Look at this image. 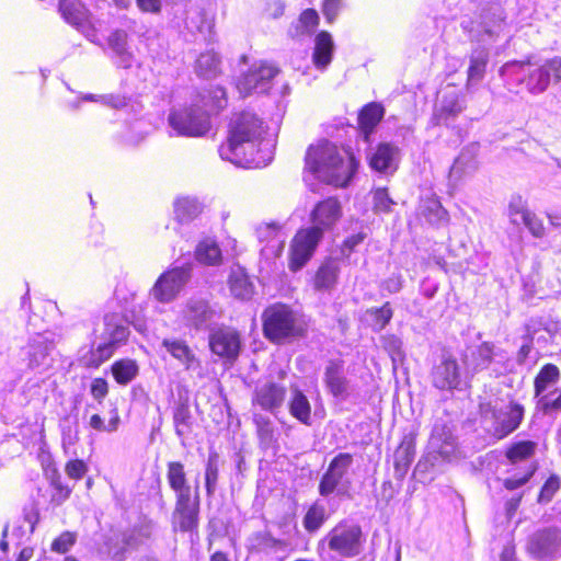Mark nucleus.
Returning a JSON list of instances; mask_svg holds the SVG:
<instances>
[{"label": "nucleus", "instance_id": "obj_61", "mask_svg": "<svg viewBox=\"0 0 561 561\" xmlns=\"http://www.w3.org/2000/svg\"><path fill=\"white\" fill-rule=\"evenodd\" d=\"M100 102L113 108L119 110L128 104V98L122 94H105L100 96Z\"/></svg>", "mask_w": 561, "mask_h": 561}, {"label": "nucleus", "instance_id": "obj_14", "mask_svg": "<svg viewBox=\"0 0 561 561\" xmlns=\"http://www.w3.org/2000/svg\"><path fill=\"white\" fill-rule=\"evenodd\" d=\"M340 152L335 144L328 139H320L308 146L304 158L305 170L318 179Z\"/></svg>", "mask_w": 561, "mask_h": 561}, {"label": "nucleus", "instance_id": "obj_32", "mask_svg": "<svg viewBox=\"0 0 561 561\" xmlns=\"http://www.w3.org/2000/svg\"><path fill=\"white\" fill-rule=\"evenodd\" d=\"M537 443L530 439H522L511 443L504 450L507 462L515 466L531 459L537 451Z\"/></svg>", "mask_w": 561, "mask_h": 561}, {"label": "nucleus", "instance_id": "obj_31", "mask_svg": "<svg viewBox=\"0 0 561 561\" xmlns=\"http://www.w3.org/2000/svg\"><path fill=\"white\" fill-rule=\"evenodd\" d=\"M489 60L490 55L486 48L477 47L471 51L467 69V87L471 83H477L483 80L486 73Z\"/></svg>", "mask_w": 561, "mask_h": 561}, {"label": "nucleus", "instance_id": "obj_25", "mask_svg": "<svg viewBox=\"0 0 561 561\" xmlns=\"http://www.w3.org/2000/svg\"><path fill=\"white\" fill-rule=\"evenodd\" d=\"M213 317L214 310L206 299H191L186 302L183 310L185 323L195 330L204 328Z\"/></svg>", "mask_w": 561, "mask_h": 561}, {"label": "nucleus", "instance_id": "obj_23", "mask_svg": "<svg viewBox=\"0 0 561 561\" xmlns=\"http://www.w3.org/2000/svg\"><path fill=\"white\" fill-rule=\"evenodd\" d=\"M415 434L410 433L404 435L394 451L393 460L394 473L399 480H403L405 474L408 473L415 457Z\"/></svg>", "mask_w": 561, "mask_h": 561}, {"label": "nucleus", "instance_id": "obj_44", "mask_svg": "<svg viewBox=\"0 0 561 561\" xmlns=\"http://www.w3.org/2000/svg\"><path fill=\"white\" fill-rule=\"evenodd\" d=\"M51 351V343L47 341L30 344L27 353V366L36 368L47 364Z\"/></svg>", "mask_w": 561, "mask_h": 561}, {"label": "nucleus", "instance_id": "obj_1", "mask_svg": "<svg viewBox=\"0 0 561 561\" xmlns=\"http://www.w3.org/2000/svg\"><path fill=\"white\" fill-rule=\"evenodd\" d=\"M268 131V125L255 112L243 110L231 114L219 156L233 163L257 164L254 156Z\"/></svg>", "mask_w": 561, "mask_h": 561}, {"label": "nucleus", "instance_id": "obj_42", "mask_svg": "<svg viewBox=\"0 0 561 561\" xmlns=\"http://www.w3.org/2000/svg\"><path fill=\"white\" fill-rule=\"evenodd\" d=\"M560 378V370L557 365L545 364L534 379L535 397H540L550 383H554Z\"/></svg>", "mask_w": 561, "mask_h": 561}, {"label": "nucleus", "instance_id": "obj_35", "mask_svg": "<svg viewBox=\"0 0 561 561\" xmlns=\"http://www.w3.org/2000/svg\"><path fill=\"white\" fill-rule=\"evenodd\" d=\"M194 256L203 265L217 266L222 263V253L219 244L210 238H205L195 248Z\"/></svg>", "mask_w": 561, "mask_h": 561}, {"label": "nucleus", "instance_id": "obj_9", "mask_svg": "<svg viewBox=\"0 0 561 561\" xmlns=\"http://www.w3.org/2000/svg\"><path fill=\"white\" fill-rule=\"evenodd\" d=\"M343 206L337 196H328L314 204L309 220L311 226L308 228L316 230L323 238L325 232L332 231L342 219Z\"/></svg>", "mask_w": 561, "mask_h": 561}, {"label": "nucleus", "instance_id": "obj_2", "mask_svg": "<svg viewBox=\"0 0 561 561\" xmlns=\"http://www.w3.org/2000/svg\"><path fill=\"white\" fill-rule=\"evenodd\" d=\"M261 321L264 337L276 345L302 339L308 332L306 323L299 320L293 307L280 301L265 307Z\"/></svg>", "mask_w": 561, "mask_h": 561}, {"label": "nucleus", "instance_id": "obj_43", "mask_svg": "<svg viewBox=\"0 0 561 561\" xmlns=\"http://www.w3.org/2000/svg\"><path fill=\"white\" fill-rule=\"evenodd\" d=\"M219 479V455L216 451H211L208 455L205 473H204V485L205 492L208 497L214 496Z\"/></svg>", "mask_w": 561, "mask_h": 561}, {"label": "nucleus", "instance_id": "obj_38", "mask_svg": "<svg viewBox=\"0 0 561 561\" xmlns=\"http://www.w3.org/2000/svg\"><path fill=\"white\" fill-rule=\"evenodd\" d=\"M203 213V206L191 197H180L174 202V215L180 224L196 219Z\"/></svg>", "mask_w": 561, "mask_h": 561}, {"label": "nucleus", "instance_id": "obj_16", "mask_svg": "<svg viewBox=\"0 0 561 561\" xmlns=\"http://www.w3.org/2000/svg\"><path fill=\"white\" fill-rule=\"evenodd\" d=\"M341 274L340 260L335 256H324L311 276L310 284L317 293H330L339 284Z\"/></svg>", "mask_w": 561, "mask_h": 561}, {"label": "nucleus", "instance_id": "obj_8", "mask_svg": "<svg viewBox=\"0 0 561 561\" xmlns=\"http://www.w3.org/2000/svg\"><path fill=\"white\" fill-rule=\"evenodd\" d=\"M359 168V160L347 150L345 154L340 152L336 159L331 161L321 175L320 181L336 188H345L350 185Z\"/></svg>", "mask_w": 561, "mask_h": 561}, {"label": "nucleus", "instance_id": "obj_24", "mask_svg": "<svg viewBox=\"0 0 561 561\" xmlns=\"http://www.w3.org/2000/svg\"><path fill=\"white\" fill-rule=\"evenodd\" d=\"M161 345L174 359L181 363L186 370H196L202 367L201 359L186 341L181 339H163Z\"/></svg>", "mask_w": 561, "mask_h": 561}, {"label": "nucleus", "instance_id": "obj_53", "mask_svg": "<svg viewBox=\"0 0 561 561\" xmlns=\"http://www.w3.org/2000/svg\"><path fill=\"white\" fill-rule=\"evenodd\" d=\"M128 34L126 31L116 28L107 37L108 46L118 55L127 53Z\"/></svg>", "mask_w": 561, "mask_h": 561}, {"label": "nucleus", "instance_id": "obj_45", "mask_svg": "<svg viewBox=\"0 0 561 561\" xmlns=\"http://www.w3.org/2000/svg\"><path fill=\"white\" fill-rule=\"evenodd\" d=\"M367 313L371 317V327L375 331L383 330L393 317V310L389 301H386L381 307L367 309Z\"/></svg>", "mask_w": 561, "mask_h": 561}, {"label": "nucleus", "instance_id": "obj_5", "mask_svg": "<svg viewBox=\"0 0 561 561\" xmlns=\"http://www.w3.org/2000/svg\"><path fill=\"white\" fill-rule=\"evenodd\" d=\"M201 523V494L198 485L193 494L175 496L171 513V529L174 534L198 535Z\"/></svg>", "mask_w": 561, "mask_h": 561}, {"label": "nucleus", "instance_id": "obj_6", "mask_svg": "<svg viewBox=\"0 0 561 561\" xmlns=\"http://www.w3.org/2000/svg\"><path fill=\"white\" fill-rule=\"evenodd\" d=\"M322 237L308 227L299 228L293 236L288 249V268L297 273L313 257Z\"/></svg>", "mask_w": 561, "mask_h": 561}, {"label": "nucleus", "instance_id": "obj_60", "mask_svg": "<svg viewBox=\"0 0 561 561\" xmlns=\"http://www.w3.org/2000/svg\"><path fill=\"white\" fill-rule=\"evenodd\" d=\"M366 237L367 234L362 231L346 237L341 243V251L350 255L358 244L364 242Z\"/></svg>", "mask_w": 561, "mask_h": 561}, {"label": "nucleus", "instance_id": "obj_54", "mask_svg": "<svg viewBox=\"0 0 561 561\" xmlns=\"http://www.w3.org/2000/svg\"><path fill=\"white\" fill-rule=\"evenodd\" d=\"M88 465L82 459H70L65 465L66 474L73 480H81L88 472Z\"/></svg>", "mask_w": 561, "mask_h": 561}, {"label": "nucleus", "instance_id": "obj_15", "mask_svg": "<svg viewBox=\"0 0 561 561\" xmlns=\"http://www.w3.org/2000/svg\"><path fill=\"white\" fill-rule=\"evenodd\" d=\"M286 396L287 389L284 385L268 380L254 388L251 403L262 411L276 413L284 405Z\"/></svg>", "mask_w": 561, "mask_h": 561}, {"label": "nucleus", "instance_id": "obj_63", "mask_svg": "<svg viewBox=\"0 0 561 561\" xmlns=\"http://www.w3.org/2000/svg\"><path fill=\"white\" fill-rule=\"evenodd\" d=\"M525 211H529V210L525 207V202L523 201L522 196H519V195L514 196L508 204V215L510 216L520 215L522 219H523Z\"/></svg>", "mask_w": 561, "mask_h": 561}, {"label": "nucleus", "instance_id": "obj_39", "mask_svg": "<svg viewBox=\"0 0 561 561\" xmlns=\"http://www.w3.org/2000/svg\"><path fill=\"white\" fill-rule=\"evenodd\" d=\"M327 511L323 504L314 501L310 504L302 517L304 529L308 534L318 531L327 522Z\"/></svg>", "mask_w": 561, "mask_h": 561}, {"label": "nucleus", "instance_id": "obj_12", "mask_svg": "<svg viewBox=\"0 0 561 561\" xmlns=\"http://www.w3.org/2000/svg\"><path fill=\"white\" fill-rule=\"evenodd\" d=\"M353 460L351 453H339L330 460L318 485V492L321 496L327 497L339 489L343 479L347 477Z\"/></svg>", "mask_w": 561, "mask_h": 561}, {"label": "nucleus", "instance_id": "obj_49", "mask_svg": "<svg viewBox=\"0 0 561 561\" xmlns=\"http://www.w3.org/2000/svg\"><path fill=\"white\" fill-rule=\"evenodd\" d=\"M77 538L78 535L76 531L65 530L51 541L50 550L59 554H65L76 545Z\"/></svg>", "mask_w": 561, "mask_h": 561}, {"label": "nucleus", "instance_id": "obj_13", "mask_svg": "<svg viewBox=\"0 0 561 561\" xmlns=\"http://www.w3.org/2000/svg\"><path fill=\"white\" fill-rule=\"evenodd\" d=\"M279 69L267 61L254 64L244 71L237 80L238 91L248 96L257 89L265 87L278 75Z\"/></svg>", "mask_w": 561, "mask_h": 561}, {"label": "nucleus", "instance_id": "obj_36", "mask_svg": "<svg viewBox=\"0 0 561 561\" xmlns=\"http://www.w3.org/2000/svg\"><path fill=\"white\" fill-rule=\"evenodd\" d=\"M288 410L290 415L304 425L311 424V404L307 396L300 389L291 391L288 401Z\"/></svg>", "mask_w": 561, "mask_h": 561}, {"label": "nucleus", "instance_id": "obj_52", "mask_svg": "<svg viewBox=\"0 0 561 561\" xmlns=\"http://www.w3.org/2000/svg\"><path fill=\"white\" fill-rule=\"evenodd\" d=\"M257 438L262 444L268 445L274 440V430L270 419L263 415L254 416Z\"/></svg>", "mask_w": 561, "mask_h": 561}, {"label": "nucleus", "instance_id": "obj_28", "mask_svg": "<svg viewBox=\"0 0 561 561\" xmlns=\"http://www.w3.org/2000/svg\"><path fill=\"white\" fill-rule=\"evenodd\" d=\"M334 41L330 32L320 31L314 37V46L312 50V64L319 69H325L333 60Z\"/></svg>", "mask_w": 561, "mask_h": 561}, {"label": "nucleus", "instance_id": "obj_18", "mask_svg": "<svg viewBox=\"0 0 561 561\" xmlns=\"http://www.w3.org/2000/svg\"><path fill=\"white\" fill-rule=\"evenodd\" d=\"M433 386L442 391H451L459 388L460 369L455 357L445 356L432 371Z\"/></svg>", "mask_w": 561, "mask_h": 561}, {"label": "nucleus", "instance_id": "obj_4", "mask_svg": "<svg viewBox=\"0 0 561 561\" xmlns=\"http://www.w3.org/2000/svg\"><path fill=\"white\" fill-rule=\"evenodd\" d=\"M323 541L330 551L342 558L352 559L364 551L366 535L358 523L344 518L328 531Z\"/></svg>", "mask_w": 561, "mask_h": 561}, {"label": "nucleus", "instance_id": "obj_20", "mask_svg": "<svg viewBox=\"0 0 561 561\" xmlns=\"http://www.w3.org/2000/svg\"><path fill=\"white\" fill-rule=\"evenodd\" d=\"M323 382L332 397L344 399L348 396L350 382L344 373V360H328L323 373Z\"/></svg>", "mask_w": 561, "mask_h": 561}, {"label": "nucleus", "instance_id": "obj_50", "mask_svg": "<svg viewBox=\"0 0 561 561\" xmlns=\"http://www.w3.org/2000/svg\"><path fill=\"white\" fill-rule=\"evenodd\" d=\"M394 205L386 187H378L373 192V208L377 214H388Z\"/></svg>", "mask_w": 561, "mask_h": 561}, {"label": "nucleus", "instance_id": "obj_26", "mask_svg": "<svg viewBox=\"0 0 561 561\" xmlns=\"http://www.w3.org/2000/svg\"><path fill=\"white\" fill-rule=\"evenodd\" d=\"M385 107L379 102H369L358 111L357 124L365 141L370 140V136L382 121Z\"/></svg>", "mask_w": 561, "mask_h": 561}, {"label": "nucleus", "instance_id": "obj_37", "mask_svg": "<svg viewBox=\"0 0 561 561\" xmlns=\"http://www.w3.org/2000/svg\"><path fill=\"white\" fill-rule=\"evenodd\" d=\"M231 294L239 299H249L253 294V285L242 267L232 268L228 277Z\"/></svg>", "mask_w": 561, "mask_h": 561}, {"label": "nucleus", "instance_id": "obj_33", "mask_svg": "<svg viewBox=\"0 0 561 561\" xmlns=\"http://www.w3.org/2000/svg\"><path fill=\"white\" fill-rule=\"evenodd\" d=\"M493 343L482 342L470 353L469 362H467V359L463 358V363L465 365H467L471 374H476L486 369L493 363Z\"/></svg>", "mask_w": 561, "mask_h": 561}, {"label": "nucleus", "instance_id": "obj_46", "mask_svg": "<svg viewBox=\"0 0 561 561\" xmlns=\"http://www.w3.org/2000/svg\"><path fill=\"white\" fill-rule=\"evenodd\" d=\"M89 424H90L91 428H93L96 432H107V433L115 432L118 430L119 424H121V416H119L118 410L113 409L111 411V417H110L107 424H105L102 416L98 413L92 414L90 416Z\"/></svg>", "mask_w": 561, "mask_h": 561}, {"label": "nucleus", "instance_id": "obj_59", "mask_svg": "<svg viewBox=\"0 0 561 561\" xmlns=\"http://www.w3.org/2000/svg\"><path fill=\"white\" fill-rule=\"evenodd\" d=\"M342 8V0H323L322 13L328 23H333Z\"/></svg>", "mask_w": 561, "mask_h": 561}, {"label": "nucleus", "instance_id": "obj_10", "mask_svg": "<svg viewBox=\"0 0 561 561\" xmlns=\"http://www.w3.org/2000/svg\"><path fill=\"white\" fill-rule=\"evenodd\" d=\"M169 123L180 135L199 137L209 130L207 115L195 106H185L169 115Z\"/></svg>", "mask_w": 561, "mask_h": 561}, {"label": "nucleus", "instance_id": "obj_27", "mask_svg": "<svg viewBox=\"0 0 561 561\" xmlns=\"http://www.w3.org/2000/svg\"><path fill=\"white\" fill-rule=\"evenodd\" d=\"M417 215L431 226H443L448 224L449 214L435 195L422 198L419 205Z\"/></svg>", "mask_w": 561, "mask_h": 561}, {"label": "nucleus", "instance_id": "obj_30", "mask_svg": "<svg viewBox=\"0 0 561 561\" xmlns=\"http://www.w3.org/2000/svg\"><path fill=\"white\" fill-rule=\"evenodd\" d=\"M119 343L121 340L111 336L107 341L91 347L84 356V366L90 369L99 368L114 355Z\"/></svg>", "mask_w": 561, "mask_h": 561}, {"label": "nucleus", "instance_id": "obj_7", "mask_svg": "<svg viewBox=\"0 0 561 561\" xmlns=\"http://www.w3.org/2000/svg\"><path fill=\"white\" fill-rule=\"evenodd\" d=\"M192 276V264L171 267L157 278L151 295L159 302H170L178 297Z\"/></svg>", "mask_w": 561, "mask_h": 561}, {"label": "nucleus", "instance_id": "obj_56", "mask_svg": "<svg viewBox=\"0 0 561 561\" xmlns=\"http://www.w3.org/2000/svg\"><path fill=\"white\" fill-rule=\"evenodd\" d=\"M110 392V386L105 378L96 377L92 379L90 385V393L92 398L102 403Z\"/></svg>", "mask_w": 561, "mask_h": 561}, {"label": "nucleus", "instance_id": "obj_21", "mask_svg": "<svg viewBox=\"0 0 561 561\" xmlns=\"http://www.w3.org/2000/svg\"><path fill=\"white\" fill-rule=\"evenodd\" d=\"M561 546V536L557 529L545 528L535 533L528 540L527 550L536 557H545Z\"/></svg>", "mask_w": 561, "mask_h": 561}, {"label": "nucleus", "instance_id": "obj_40", "mask_svg": "<svg viewBox=\"0 0 561 561\" xmlns=\"http://www.w3.org/2000/svg\"><path fill=\"white\" fill-rule=\"evenodd\" d=\"M59 12L67 23L76 26L78 30L84 31L91 25L87 13L67 0H60Z\"/></svg>", "mask_w": 561, "mask_h": 561}, {"label": "nucleus", "instance_id": "obj_29", "mask_svg": "<svg viewBox=\"0 0 561 561\" xmlns=\"http://www.w3.org/2000/svg\"><path fill=\"white\" fill-rule=\"evenodd\" d=\"M165 477L168 485L174 492L175 496H180V494H193L187 472L182 461L172 460L167 462Z\"/></svg>", "mask_w": 561, "mask_h": 561}, {"label": "nucleus", "instance_id": "obj_17", "mask_svg": "<svg viewBox=\"0 0 561 561\" xmlns=\"http://www.w3.org/2000/svg\"><path fill=\"white\" fill-rule=\"evenodd\" d=\"M463 108L462 93L448 85L440 92L438 104L435 106L432 116L433 124L436 126L447 124L449 119L458 116Z\"/></svg>", "mask_w": 561, "mask_h": 561}, {"label": "nucleus", "instance_id": "obj_41", "mask_svg": "<svg viewBox=\"0 0 561 561\" xmlns=\"http://www.w3.org/2000/svg\"><path fill=\"white\" fill-rule=\"evenodd\" d=\"M50 499L49 504L53 507L60 506L64 504L71 495L72 488L69 486L67 483L64 482L60 473L57 469L54 470L50 481Z\"/></svg>", "mask_w": 561, "mask_h": 561}, {"label": "nucleus", "instance_id": "obj_57", "mask_svg": "<svg viewBox=\"0 0 561 561\" xmlns=\"http://www.w3.org/2000/svg\"><path fill=\"white\" fill-rule=\"evenodd\" d=\"M523 222L535 238L543 237L546 231L543 222L534 213L525 211Z\"/></svg>", "mask_w": 561, "mask_h": 561}, {"label": "nucleus", "instance_id": "obj_55", "mask_svg": "<svg viewBox=\"0 0 561 561\" xmlns=\"http://www.w3.org/2000/svg\"><path fill=\"white\" fill-rule=\"evenodd\" d=\"M539 403L543 413L561 410V389H554L550 396H541Z\"/></svg>", "mask_w": 561, "mask_h": 561}, {"label": "nucleus", "instance_id": "obj_58", "mask_svg": "<svg viewBox=\"0 0 561 561\" xmlns=\"http://www.w3.org/2000/svg\"><path fill=\"white\" fill-rule=\"evenodd\" d=\"M298 20H299V23L301 24V26L304 27V30L308 33L314 31L318 27L319 22H320V18H319L317 10H314L312 8L305 9L299 14Z\"/></svg>", "mask_w": 561, "mask_h": 561}, {"label": "nucleus", "instance_id": "obj_62", "mask_svg": "<svg viewBox=\"0 0 561 561\" xmlns=\"http://www.w3.org/2000/svg\"><path fill=\"white\" fill-rule=\"evenodd\" d=\"M79 440V432L77 427L65 426L61 430V446L64 450L73 446Z\"/></svg>", "mask_w": 561, "mask_h": 561}, {"label": "nucleus", "instance_id": "obj_3", "mask_svg": "<svg viewBox=\"0 0 561 561\" xmlns=\"http://www.w3.org/2000/svg\"><path fill=\"white\" fill-rule=\"evenodd\" d=\"M478 411L481 417L490 420L493 434L502 439L515 432L524 420V407L515 401L504 403L503 399H482L479 401Z\"/></svg>", "mask_w": 561, "mask_h": 561}, {"label": "nucleus", "instance_id": "obj_47", "mask_svg": "<svg viewBox=\"0 0 561 561\" xmlns=\"http://www.w3.org/2000/svg\"><path fill=\"white\" fill-rule=\"evenodd\" d=\"M173 424L178 435L184 434L183 428L190 427L191 411L187 400L180 401L173 410Z\"/></svg>", "mask_w": 561, "mask_h": 561}, {"label": "nucleus", "instance_id": "obj_22", "mask_svg": "<svg viewBox=\"0 0 561 561\" xmlns=\"http://www.w3.org/2000/svg\"><path fill=\"white\" fill-rule=\"evenodd\" d=\"M551 79L556 83L561 81V56L547 59L530 75V80L534 81L531 90L538 93L546 91Z\"/></svg>", "mask_w": 561, "mask_h": 561}, {"label": "nucleus", "instance_id": "obj_11", "mask_svg": "<svg viewBox=\"0 0 561 561\" xmlns=\"http://www.w3.org/2000/svg\"><path fill=\"white\" fill-rule=\"evenodd\" d=\"M208 347L219 358L232 363L241 352V334L236 328L218 327L209 333Z\"/></svg>", "mask_w": 561, "mask_h": 561}, {"label": "nucleus", "instance_id": "obj_34", "mask_svg": "<svg viewBox=\"0 0 561 561\" xmlns=\"http://www.w3.org/2000/svg\"><path fill=\"white\" fill-rule=\"evenodd\" d=\"M115 382L119 386H127L139 375V365L136 359L124 357L115 360L110 367Z\"/></svg>", "mask_w": 561, "mask_h": 561}, {"label": "nucleus", "instance_id": "obj_48", "mask_svg": "<svg viewBox=\"0 0 561 561\" xmlns=\"http://www.w3.org/2000/svg\"><path fill=\"white\" fill-rule=\"evenodd\" d=\"M538 470V463L533 462L519 477H508L503 480V486L507 491L517 490L527 484Z\"/></svg>", "mask_w": 561, "mask_h": 561}, {"label": "nucleus", "instance_id": "obj_64", "mask_svg": "<svg viewBox=\"0 0 561 561\" xmlns=\"http://www.w3.org/2000/svg\"><path fill=\"white\" fill-rule=\"evenodd\" d=\"M140 11L157 14L161 11V0H136Z\"/></svg>", "mask_w": 561, "mask_h": 561}, {"label": "nucleus", "instance_id": "obj_19", "mask_svg": "<svg viewBox=\"0 0 561 561\" xmlns=\"http://www.w3.org/2000/svg\"><path fill=\"white\" fill-rule=\"evenodd\" d=\"M400 149L392 142H379L367 157L368 167L378 173L386 174L398 169Z\"/></svg>", "mask_w": 561, "mask_h": 561}, {"label": "nucleus", "instance_id": "obj_51", "mask_svg": "<svg viewBox=\"0 0 561 561\" xmlns=\"http://www.w3.org/2000/svg\"><path fill=\"white\" fill-rule=\"evenodd\" d=\"M560 486V477L554 473L550 474L540 488L537 502L549 503L553 499L554 494L559 491Z\"/></svg>", "mask_w": 561, "mask_h": 561}]
</instances>
